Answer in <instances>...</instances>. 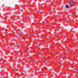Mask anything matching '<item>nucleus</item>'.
Here are the masks:
<instances>
[{
  "label": "nucleus",
  "mask_w": 78,
  "mask_h": 78,
  "mask_svg": "<svg viewBox=\"0 0 78 78\" xmlns=\"http://www.w3.org/2000/svg\"><path fill=\"white\" fill-rule=\"evenodd\" d=\"M70 2H71V3L70 4V5L72 6V5H74V3H72V1H70Z\"/></svg>",
  "instance_id": "f03ea898"
},
{
  "label": "nucleus",
  "mask_w": 78,
  "mask_h": 78,
  "mask_svg": "<svg viewBox=\"0 0 78 78\" xmlns=\"http://www.w3.org/2000/svg\"><path fill=\"white\" fill-rule=\"evenodd\" d=\"M66 7L67 9H69V6L68 5H66Z\"/></svg>",
  "instance_id": "f257e3e1"
}]
</instances>
